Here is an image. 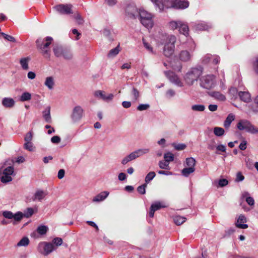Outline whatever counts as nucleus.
<instances>
[{"label": "nucleus", "mask_w": 258, "mask_h": 258, "mask_svg": "<svg viewBox=\"0 0 258 258\" xmlns=\"http://www.w3.org/2000/svg\"><path fill=\"white\" fill-rule=\"evenodd\" d=\"M176 41V38L174 35L165 36L163 49V53L165 56L170 57L173 54Z\"/></svg>", "instance_id": "obj_1"}, {"label": "nucleus", "mask_w": 258, "mask_h": 258, "mask_svg": "<svg viewBox=\"0 0 258 258\" xmlns=\"http://www.w3.org/2000/svg\"><path fill=\"white\" fill-rule=\"evenodd\" d=\"M53 39L51 37H46L45 39L38 38L36 40L37 48L40 50L41 52L45 57H50V50L48 47L51 43Z\"/></svg>", "instance_id": "obj_2"}, {"label": "nucleus", "mask_w": 258, "mask_h": 258, "mask_svg": "<svg viewBox=\"0 0 258 258\" xmlns=\"http://www.w3.org/2000/svg\"><path fill=\"white\" fill-rule=\"evenodd\" d=\"M149 152L150 149L149 148H142L136 150L124 157L121 160V164L125 165L128 162L148 154Z\"/></svg>", "instance_id": "obj_3"}, {"label": "nucleus", "mask_w": 258, "mask_h": 258, "mask_svg": "<svg viewBox=\"0 0 258 258\" xmlns=\"http://www.w3.org/2000/svg\"><path fill=\"white\" fill-rule=\"evenodd\" d=\"M139 16L141 23L145 27L148 29L152 28L154 25L152 14L148 13L146 11L140 10L139 11Z\"/></svg>", "instance_id": "obj_4"}, {"label": "nucleus", "mask_w": 258, "mask_h": 258, "mask_svg": "<svg viewBox=\"0 0 258 258\" xmlns=\"http://www.w3.org/2000/svg\"><path fill=\"white\" fill-rule=\"evenodd\" d=\"M215 85V76L213 75H206L200 79V86L204 88L210 89Z\"/></svg>", "instance_id": "obj_5"}, {"label": "nucleus", "mask_w": 258, "mask_h": 258, "mask_svg": "<svg viewBox=\"0 0 258 258\" xmlns=\"http://www.w3.org/2000/svg\"><path fill=\"white\" fill-rule=\"evenodd\" d=\"M202 74V72L199 69L194 68L186 73L184 77L185 82L188 85H191Z\"/></svg>", "instance_id": "obj_6"}, {"label": "nucleus", "mask_w": 258, "mask_h": 258, "mask_svg": "<svg viewBox=\"0 0 258 258\" xmlns=\"http://www.w3.org/2000/svg\"><path fill=\"white\" fill-rule=\"evenodd\" d=\"M237 127L239 130H245L251 134L258 133V129L254 127L249 121L241 120L237 124Z\"/></svg>", "instance_id": "obj_7"}, {"label": "nucleus", "mask_w": 258, "mask_h": 258, "mask_svg": "<svg viewBox=\"0 0 258 258\" xmlns=\"http://www.w3.org/2000/svg\"><path fill=\"white\" fill-rule=\"evenodd\" d=\"M37 250L42 255L47 256L54 250V247L51 243L43 241L38 244Z\"/></svg>", "instance_id": "obj_8"}, {"label": "nucleus", "mask_w": 258, "mask_h": 258, "mask_svg": "<svg viewBox=\"0 0 258 258\" xmlns=\"http://www.w3.org/2000/svg\"><path fill=\"white\" fill-rule=\"evenodd\" d=\"M14 174V169L12 166H9L4 169L2 172L1 181L6 184L12 181V175Z\"/></svg>", "instance_id": "obj_9"}, {"label": "nucleus", "mask_w": 258, "mask_h": 258, "mask_svg": "<svg viewBox=\"0 0 258 258\" xmlns=\"http://www.w3.org/2000/svg\"><path fill=\"white\" fill-rule=\"evenodd\" d=\"M158 7L160 11L164 10L165 8H174L175 0H151Z\"/></svg>", "instance_id": "obj_10"}, {"label": "nucleus", "mask_w": 258, "mask_h": 258, "mask_svg": "<svg viewBox=\"0 0 258 258\" xmlns=\"http://www.w3.org/2000/svg\"><path fill=\"white\" fill-rule=\"evenodd\" d=\"M84 114V110L79 105L76 106L72 110L71 115V119L74 122H77L81 120Z\"/></svg>", "instance_id": "obj_11"}, {"label": "nucleus", "mask_w": 258, "mask_h": 258, "mask_svg": "<svg viewBox=\"0 0 258 258\" xmlns=\"http://www.w3.org/2000/svg\"><path fill=\"white\" fill-rule=\"evenodd\" d=\"M73 6L71 4H59L54 7L55 10L58 13L62 14H72Z\"/></svg>", "instance_id": "obj_12"}, {"label": "nucleus", "mask_w": 258, "mask_h": 258, "mask_svg": "<svg viewBox=\"0 0 258 258\" xmlns=\"http://www.w3.org/2000/svg\"><path fill=\"white\" fill-rule=\"evenodd\" d=\"M94 95L95 97L106 102L111 101L114 97V95L110 93L106 94L104 91L101 90H97L95 91Z\"/></svg>", "instance_id": "obj_13"}, {"label": "nucleus", "mask_w": 258, "mask_h": 258, "mask_svg": "<svg viewBox=\"0 0 258 258\" xmlns=\"http://www.w3.org/2000/svg\"><path fill=\"white\" fill-rule=\"evenodd\" d=\"M165 73L166 76L167 77V78L171 82L175 84L178 86H182V82H181L178 76L176 75H175L173 72L168 71L166 72Z\"/></svg>", "instance_id": "obj_14"}, {"label": "nucleus", "mask_w": 258, "mask_h": 258, "mask_svg": "<svg viewBox=\"0 0 258 258\" xmlns=\"http://www.w3.org/2000/svg\"><path fill=\"white\" fill-rule=\"evenodd\" d=\"M126 12L130 17L134 18L139 15V11H138L136 7L134 5L128 6L126 8Z\"/></svg>", "instance_id": "obj_15"}, {"label": "nucleus", "mask_w": 258, "mask_h": 258, "mask_svg": "<svg viewBox=\"0 0 258 258\" xmlns=\"http://www.w3.org/2000/svg\"><path fill=\"white\" fill-rule=\"evenodd\" d=\"M246 222V219L245 217L243 215H240L237 220L236 222V226L237 228L241 229H246L248 228V225L244 224Z\"/></svg>", "instance_id": "obj_16"}, {"label": "nucleus", "mask_w": 258, "mask_h": 258, "mask_svg": "<svg viewBox=\"0 0 258 258\" xmlns=\"http://www.w3.org/2000/svg\"><path fill=\"white\" fill-rule=\"evenodd\" d=\"M210 96L219 101H224L226 100V96L221 93L218 91H213L209 93Z\"/></svg>", "instance_id": "obj_17"}, {"label": "nucleus", "mask_w": 258, "mask_h": 258, "mask_svg": "<svg viewBox=\"0 0 258 258\" xmlns=\"http://www.w3.org/2000/svg\"><path fill=\"white\" fill-rule=\"evenodd\" d=\"M46 196V194L44 191L38 190L35 192L31 200L32 201H36L37 200L41 201Z\"/></svg>", "instance_id": "obj_18"}, {"label": "nucleus", "mask_w": 258, "mask_h": 258, "mask_svg": "<svg viewBox=\"0 0 258 258\" xmlns=\"http://www.w3.org/2000/svg\"><path fill=\"white\" fill-rule=\"evenodd\" d=\"M2 103L6 108H12L15 105V101L12 98L5 97L2 100Z\"/></svg>", "instance_id": "obj_19"}, {"label": "nucleus", "mask_w": 258, "mask_h": 258, "mask_svg": "<svg viewBox=\"0 0 258 258\" xmlns=\"http://www.w3.org/2000/svg\"><path fill=\"white\" fill-rule=\"evenodd\" d=\"M238 96L240 100L244 102H249L251 101V95L248 92L240 91Z\"/></svg>", "instance_id": "obj_20"}, {"label": "nucleus", "mask_w": 258, "mask_h": 258, "mask_svg": "<svg viewBox=\"0 0 258 258\" xmlns=\"http://www.w3.org/2000/svg\"><path fill=\"white\" fill-rule=\"evenodd\" d=\"M189 6V3L186 0L180 1V0H175V6L174 8L175 9H185L187 8Z\"/></svg>", "instance_id": "obj_21"}, {"label": "nucleus", "mask_w": 258, "mask_h": 258, "mask_svg": "<svg viewBox=\"0 0 258 258\" xmlns=\"http://www.w3.org/2000/svg\"><path fill=\"white\" fill-rule=\"evenodd\" d=\"M108 195L109 192L108 191H102L94 197L92 201L93 202H99L102 201L107 197Z\"/></svg>", "instance_id": "obj_22"}, {"label": "nucleus", "mask_w": 258, "mask_h": 258, "mask_svg": "<svg viewBox=\"0 0 258 258\" xmlns=\"http://www.w3.org/2000/svg\"><path fill=\"white\" fill-rule=\"evenodd\" d=\"M178 30L180 33L182 34L185 36H188L189 31L188 26L187 25V24L184 23L181 21L179 26Z\"/></svg>", "instance_id": "obj_23"}, {"label": "nucleus", "mask_w": 258, "mask_h": 258, "mask_svg": "<svg viewBox=\"0 0 258 258\" xmlns=\"http://www.w3.org/2000/svg\"><path fill=\"white\" fill-rule=\"evenodd\" d=\"M64 49L65 48H63L62 46L58 45H56L54 46L53 48V51L55 56L59 57L62 56L63 50H64Z\"/></svg>", "instance_id": "obj_24"}, {"label": "nucleus", "mask_w": 258, "mask_h": 258, "mask_svg": "<svg viewBox=\"0 0 258 258\" xmlns=\"http://www.w3.org/2000/svg\"><path fill=\"white\" fill-rule=\"evenodd\" d=\"M43 117L45 121L48 123L51 122V117L50 115V107L47 106L45 110L42 112Z\"/></svg>", "instance_id": "obj_25"}, {"label": "nucleus", "mask_w": 258, "mask_h": 258, "mask_svg": "<svg viewBox=\"0 0 258 258\" xmlns=\"http://www.w3.org/2000/svg\"><path fill=\"white\" fill-rule=\"evenodd\" d=\"M44 85L49 90H52L54 86V80L52 77H48L45 79Z\"/></svg>", "instance_id": "obj_26"}, {"label": "nucleus", "mask_w": 258, "mask_h": 258, "mask_svg": "<svg viewBox=\"0 0 258 258\" xmlns=\"http://www.w3.org/2000/svg\"><path fill=\"white\" fill-rule=\"evenodd\" d=\"M119 44H118L115 48L111 49L107 54L108 58H113L120 51Z\"/></svg>", "instance_id": "obj_27"}, {"label": "nucleus", "mask_w": 258, "mask_h": 258, "mask_svg": "<svg viewBox=\"0 0 258 258\" xmlns=\"http://www.w3.org/2000/svg\"><path fill=\"white\" fill-rule=\"evenodd\" d=\"M180 59L183 61H187L190 60L191 58V54L186 50H183L181 51L179 54Z\"/></svg>", "instance_id": "obj_28"}, {"label": "nucleus", "mask_w": 258, "mask_h": 258, "mask_svg": "<svg viewBox=\"0 0 258 258\" xmlns=\"http://www.w3.org/2000/svg\"><path fill=\"white\" fill-rule=\"evenodd\" d=\"M30 60L29 57H24L20 59V63L23 70H28L29 69L28 63Z\"/></svg>", "instance_id": "obj_29"}, {"label": "nucleus", "mask_w": 258, "mask_h": 258, "mask_svg": "<svg viewBox=\"0 0 258 258\" xmlns=\"http://www.w3.org/2000/svg\"><path fill=\"white\" fill-rule=\"evenodd\" d=\"M51 243L53 244L54 247V250H55L58 246L62 244L63 241L60 237H55L52 239Z\"/></svg>", "instance_id": "obj_30"}, {"label": "nucleus", "mask_w": 258, "mask_h": 258, "mask_svg": "<svg viewBox=\"0 0 258 258\" xmlns=\"http://www.w3.org/2000/svg\"><path fill=\"white\" fill-rule=\"evenodd\" d=\"M174 222L177 225H180L185 222L186 218L180 216H175L174 218Z\"/></svg>", "instance_id": "obj_31"}, {"label": "nucleus", "mask_w": 258, "mask_h": 258, "mask_svg": "<svg viewBox=\"0 0 258 258\" xmlns=\"http://www.w3.org/2000/svg\"><path fill=\"white\" fill-rule=\"evenodd\" d=\"M13 216V219H14L13 224H16L18 222H20L24 217L23 213L21 212H17Z\"/></svg>", "instance_id": "obj_32"}, {"label": "nucleus", "mask_w": 258, "mask_h": 258, "mask_svg": "<svg viewBox=\"0 0 258 258\" xmlns=\"http://www.w3.org/2000/svg\"><path fill=\"white\" fill-rule=\"evenodd\" d=\"M195 171V167H187L183 168L181 171V173L183 176L187 177L190 174L193 173Z\"/></svg>", "instance_id": "obj_33"}, {"label": "nucleus", "mask_w": 258, "mask_h": 258, "mask_svg": "<svg viewBox=\"0 0 258 258\" xmlns=\"http://www.w3.org/2000/svg\"><path fill=\"white\" fill-rule=\"evenodd\" d=\"M234 119V116L232 114H230L227 117L224 123V126L225 128H228L231 122Z\"/></svg>", "instance_id": "obj_34"}, {"label": "nucleus", "mask_w": 258, "mask_h": 258, "mask_svg": "<svg viewBox=\"0 0 258 258\" xmlns=\"http://www.w3.org/2000/svg\"><path fill=\"white\" fill-rule=\"evenodd\" d=\"M73 55L71 51L69 49L65 48L64 50H63L61 57H63L65 59L70 60L73 58Z\"/></svg>", "instance_id": "obj_35"}, {"label": "nucleus", "mask_w": 258, "mask_h": 258, "mask_svg": "<svg viewBox=\"0 0 258 258\" xmlns=\"http://www.w3.org/2000/svg\"><path fill=\"white\" fill-rule=\"evenodd\" d=\"M196 162V160L194 158H187L185 160V165L188 167H195Z\"/></svg>", "instance_id": "obj_36"}, {"label": "nucleus", "mask_w": 258, "mask_h": 258, "mask_svg": "<svg viewBox=\"0 0 258 258\" xmlns=\"http://www.w3.org/2000/svg\"><path fill=\"white\" fill-rule=\"evenodd\" d=\"M48 227L45 225H40L37 228V232L41 235L45 234L48 231Z\"/></svg>", "instance_id": "obj_37"}, {"label": "nucleus", "mask_w": 258, "mask_h": 258, "mask_svg": "<svg viewBox=\"0 0 258 258\" xmlns=\"http://www.w3.org/2000/svg\"><path fill=\"white\" fill-rule=\"evenodd\" d=\"M250 108L254 112H258V96H256L253 102L251 104Z\"/></svg>", "instance_id": "obj_38"}, {"label": "nucleus", "mask_w": 258, "mask_h": 258, "mask_svg": "<svg viewBox=\"0 0 258 258\" xmlns=\"http://www.w3.org/2000/svg\"><path fill=\"white\" fill-rule=\"evenodd\" d=\"M224 130L220 127H215L213 129V133L214 135L218 137L222 136L224 134Z\"/></svg>", "instance_id": "obj_39"}, {"label": "nucleus", "mask_w": 258, "mask_h": 258, "mask_svg": "<svg viewBox=\"0 0 258 258\" xmlns=\"http://www.w3.org/2000/svg\"><path fill=\"white\" fill-rule=\"evenodd\" d=\"M30 241L28 237H25L17 243V246H26L29 244Z\"/></svg>", "instance_id": "obj_40"}, {"label": "nucleus", "mask_w": 258, "mask_h": 258, "mask_svg": "<svg viewBox=\"0 0 258 258\" xmlns=\"http://www.w3.org/2000/svg\"><path fill=\"white\" fill-rule=\"evenodd\" d=\"M151 206L154 207V209L156 211H157L161 208H165L166 206L164 204V203L161 202H156L152 204Z\"/></svg>", "instance_id": "obj_41"}, {"label": "nucleus", "mask_w": 258, "mask_h": 258, "mask_svg": "<svg viewBox=\"0 0 258 258\" xmlns=\"http://www.w3.org/2000/svg\"><path fill=\"white\" fill-rule=\"evenodd\" d=\"M31 99V94L29 92L23 93L20 97V100L21 101L24 102L29 101Z\"/></svg>", "instance_id": "obj_42"}, {"label": "nucleus", "mask_w": 258, "mask_h": 258, "mask_svg": "<svg viewBox=\"0 0 258 258\" xmlns=\"http://www.w3.org/2000/svg\"><path fill=\"white\" fill-rule=\"evenodd\" d=\"M143 42L144 47L149 51V52L152 54H155V52L154 51L153 47L150 44L147 43L144 38H143Z\"/></svg>", "instance_id": "obj_43"}, {"label": "nucleus", "mask_w": 258, "mask_h": 258, "mask_svg": "<svg viewBox=\"0 0 258 258\" xmlns=\"http://www.w3.org/2000/svg\"><path fill=\"white\" fill-rule=\"evenodd\" d=\"M133 99L134 101H137L140 97V93L139 91L135 88H133L132 91Z\"/></svg>", "instance_id": "obj_44"}, {"label": "nucleus", "mask_w": 258, "mask_h": 258, "mask_svg": "<svg viewBox=\"0 0 258 258\" xmlns=\"http://www.w3.org/2000/svg\"><path fill=\"white\" fill-rule=\"evenodd\" d=\"M24 148L25 149L31 152L34 151L35 150V147L32 142H25L24 145Z\"/></svg>", "instance_id": "obj_45"}, {"label": "nucleus", "mask_w": 258, "mask_h": 258, "mask_svg": "<svg viewBox=\"0 0 258 258\" xmlns=\"http://www.w3.org/2000/svg\"><path fill=\"white\" fill-rule=\"evenodd\" d=\"M191 109L194 111H203L205 109V107L204 105L196 104L192 105L191 106Z\"/></svg>", "instance_id": "obj_46"}, {"label": "nucleus", "mask_w": 258, "mask_h": 258, "mask_svg": "<svg viewBox=\"0 0 258 258\" xmlns=\"http://www.w3.org/2000/svg\"><path fill=\"white\" fill-rule=\"evenodd\" d=\"M156 174L154 171L150 172L145 177V182L146 183L151 181L155 176Z\"/></svg>", "instance_id": "obj_47"}, {"label": "nucleus", "mask_w": 258, "mask_h": 258, "mask_svg": "<svg viewBox=\"0 0 258 258\" xmlns=\"http://www.w3.org/2000/svg\"><path fill=\"white\" fill-rule=\"evenodd\" d=\"M164 158L165 160L169 163V162L173 161L174 155L171 152H168L164 154Z\"/></svg>", "instance_id": "obj_48"}, {"label": "nucleus", "mask_w": 258, "mask_h": 258, "mask_svg": "<svg viewBox=\"0 0 258 258\" xmlns=\"http://www.w3.org/2000/svg\"><path fill=\"white\" fill-rule=\"evenodd\" d=\"M33 209L32 208H28L24 211V213L23 214L24 217L29 218L33 214Z\"/></svg>", "instance_id": "obj_49"}, {"label": "nucleus", "mask_w": 258, "mask_h": 258, "mask_svg": "<svg viewBox=\"0 0 258 258\" xmlns=\"http://www.w3.org/2000/svg\"><path fill=\"white\" fill-rule=\"evenodd\" d=\"M181 21H171L169 23L170 28L172 29H178Z\"/></svg>", "instance_id": "obj_50"}, {"label": "nucleus", "mask_w": 258, "mask_h": 258, "mask_svg": "<svg viewBox=\"0 0 258 258\" xmlns=\"http://www.w3.org/2000/svg\"><path fill=\"white\" fill-rule=\"evenodd\" d=\"M172 146L176 150H183L185 149L186 146L184 144H176L175 143L172 144Z\"/></svg>", "instance_id": "obj_51"}, {"label": "nucleus", "mask_w": 258, "mask_h": 258, "mask_svg": "<svg viewBox=\"0 0 258 258\" xmlns=\"http://www.w3.org/2000/svg\"><path fill=\"white\" fill-rule=\"evenodd\" d=\"M159 167L161 169H169V163L165 161H160L159 162Z\"/></svg>", "instance_id": "obj_52"}, {"label": "nucleus", "mask_w": 258, "mask_h": 258, "mask_svg": "<svg viewBox=\"0 0 258 258\" xmlns=\"http://www.w3.org/2000/svg\"><path fill=\"white\" fill-rule=\"evenodd\" d=\"M14 214L11 211H5L3 212V216L7 219H12L14 217Z\"/></svg>", "instance_id": "obj_53"}, {"label": "nucleus", "mask_w": 258, "mask_h": 258, "mask_svg": "<svg viewBox=\"0 0 258 258\" xmlns=\"http://www.w3.org/2000/svg\"><path fill=\"white\" fill-rule=\"evenodd\" d=\"M216 148L217 150V152L216 153L217 154H220V153H219V151L222 152H226V147L224 145L220 144L218 145L217 146H216Z\"/></svg>", "instance_id": "obj_54"}, {"label": "nucleus", "mask_w": 258, "mask_h": 258, "mask_svg": "<svg viewBox=\"0 0 258 258\" xmlns=\"http://www.w3.org/2000/svg\"><path fill=\"white\" fill-rule=\"evenodd\" d=\"M150 105L148 104H141L137 107V109L139 111H143L148 109Z\"/></svg>", "instance_id": "obj_55"}, {"label": "nucleus", "mask_w": 258, "mask_h": 258, "mask_svg": "<svg viewBox=\"0 0 258 258\" xmlns=\"http://www.w3.org/2000/svg\"><path fill=\"white\" fill-rule=\"evenodd\" d=\"M147 186V184L145 183L141 186H139L138 188V191L142 195H144L146 193V187Z\"/></svg>", "instance_id": "obj_56"}, {"label": "nucleus", "mask_w": 258, "mask_h": 258, "mask_svg": "<svg viewBox=\"0 0 258 258\" xmlns=\"http://www.w3.org/2000/svg\"><path fill=\"white\" fill-rule=\"evenodd\" d=\"M2 35L4 36L5 39L9 41L13 42L16 41L15 38L12 36L7 35L4 33H2Z\"/></svg>", "instance_id": "obj_57"}, {"label": "nucleus", "mask_w": 258, "mask_h": 258, "mask_svg": "<svg viewBox=\"0 0 258 258\" xmlns=\"http://www.w3.org/2000/svg\"><path fill=\"white\" fill-rule=\"evenodd\" d=\"M215 148V141L214 140H211L208 144V148L210 150H213Z\"/></svg>", "instance_id": "obj_58"}, {"label": "nucleus", "mask_w": 258, "mask_h": 258, "mask_svg": "<svg viewBox=\"0 0 258 258\" xmlns=\"http://www.w3.org/2000/svg\"><path fill=\"white\" fill-rule=\"evenodd\" d=\"M32 133L31 132L28 133L25 137V142H31L32 140Z\"/></svg>", "instance_id": "obj_59"}, {"label": "nucleus", "mask_w": 258, "mask_h": 258, "mask_svg": "<svg viewBox=\"0 0 258 258\" xmlns=\"http://www.w3.org/2000/svg\"><path fill=\"white\" fill-rule=\"evenodd\" d=\"M197 29L200 30H206L209 29V26L205 24H200L198 25Z\"/></svg>", "instance_id": "obj_60"}, {"label": "nucleus", "mask_w": 258, "mask_h": 258, "mask_svg": "<svg viewBox=\"0 0 258 258\" xmlns=\"http://www.w3.org/2000/svg\"><path fill=\"white\" fill-rule=\"evenodd\" d=\"M228 183V181L226 179H221L219 180V185L220 187H223L227 185Z\"/></svg>", "instance_id": "obj_61"}, {"label": "nucleus", "mask_w": 258, "mask_h": 258, "mask_svg": "<svg viewBox=\"0 0 258 258\" xmlns=\"http://www.w3.org/2000/svg\"><path fill=\"white\" fill-rule=\"evenodd\" d=\"M252 67L254 72L258 74V58H256L255 60L253 61Z\"/></svg>", "instance_id": "obj_62"}, {"label": "nucleus", "mask_w": 258, "mask_h": 258, "mask_svg": "<svg viewBox=\"0 0 258 258\" xmlns=\"http://www.w3.org/2000/svg\"><path fill=\"white\" fill-rule=\"evenodd\" d=\"M75 18L76 20V22L78 24H82L83 23V20L81 18V16L79 14L77 13L75 15Z\"/></svg>", "instance_id": "obj_63"}, {"label": "nucleus", "mask_w": 258, "mask_h": 258, "mask_svg": "<svg viewBox=\"0 0 258 258\" xmlns=\"http://www.w3.org/2000/svg\"><path fill=\"white\" fill-rule=\"evenodd\" d=\"M51 141L54 144H58L60 142V138L57 136H53L51 138Z\"/></svg>", "instance_id": "obj_64"}]
</instances>
